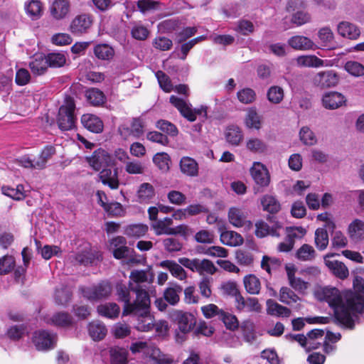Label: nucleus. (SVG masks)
<instances>
[{"mask_svg": "<svg viewBox=\"0 0 364 364\" xmlns=\"http://www.w3.org/2000/svg\"><path fill=\"white\" fill-rule=\"evenodd\" d=\"M115 291L118 301L124 303L123 316L130 314L141 315L147 311L150 296L141 285L132 287V282H129L127 287L122 282H118L115 285Z\"/></svg>", "mask_w": 364, "mask_h": 364, "instance_id": "f257e3e1", "label": "nucleus"}, {"mask_svg": "<svg viewBox=\"0 0 364 364\" xmlns=\"http://www.w3.org/2000/svg\"><path fill=\"white\" fill-rule=\"evenodd\" d=\"M319 299L326 301L334 310L336 321L341 324L353 328V313L348 307L346 299L341 296L339 290L335 287H324L319 293Z\"/></svg>", "mask_w": 364, "mask_h": 364, "instance_id": "f03ea898", "label": "nucleus"}, {"mask_svg": "<svg viewBox=\"0 0 364 364\" xmlns=\"http://www.w3.org/2000/svg\"><path fill=\"white\" fill-rule=\"evenodd\" d=\"M169 318L176 326L175 336L177 342L182 343L186 335L190 333L196 325V318L189 312L181 310H174L169 314Z\"/></svg>", "mask_w": 364, "mask_h": 364, "instance_id": "7ed1b4c3", "label": "nucleus"}, {"mask_svg": "<svg viewBox=\"0 0 364 364\" xmlns=\"http://www.w3.org/2000/svg\"><path fill=\"white\" fill-rule=\"evenodd\" d=\"M345 297L353 315L355 313L364 312V282L362 277H356L355 278L353 291H347Z\"/></svg>", "mask_w": 364, "mask_h": 364, "instance_id": "20e7f679", "label": "nucleus"}, {"mask_svg": "<svg viewBox=\"0 0 364 364\" xmlns=\"http://www.w3.org/2000/svg\"><path fill=\"white\" fill-rule=\"evenodd\" d=\"M75 108V102L71 98L68 99L65 104L60 107L57 123L62 131L70 130L75 127L76 119L74 114Z\"/></svg>", "mask_w": 364, "mask_h": 364, "instance_id": "39448f33", "label": "nucleus"}, {"mask_svg": "<svg viewBox=\"0 0 364 364\" xmlns=\"http://www.w3.org/2000/svg\"><path fill=\"white\" fill-rule=\"evenodd\" d=\"M178 262L186 268L192 272H197L200 275L204 273L213 274L217 269L213 262L207 259L194 258L191 259L187 257H181L178 259Z\"/></svg>", "mask_w": 364, "mask_h": 364, "instance_id": "423d86ee", "label": "nucleus"}, {"mask_svg": "<svg viewBox=\"0 0 364 364\" xmlns=\"http://www.w3.org/2000/svg\"><path fill=\"white\" fill-rule=\"evenodd\" d=\"M170 102L180 112L181 114L190 122H194L196 119V115H200L204 113L207 116V107L201 106L200 109L193 110L191 105L188 104L183 99L175 95L170 97Z\"/></svg>", "mask_w": 364, "mask_h": 364, "instance_id": "0eeeda50", "label": "nucleus"}, {"mask_svg": "<svg viewBox=\"0 0 364 364\" xmlns=\"http://www.w3.org/2000/svg\"><path fill=\"white\" fill-rule=\"evenodd\" d=\"M83 296L90 301H97L108 298L112 291L110 282L103 280L98 284L82 289Z\"/></svg>", "mask_w": 364, "mask_h": 364, "instance_id": "6e6552de", "label": "nucleus"}, {"mask_svg": "<svg viewBox=\"0 0 364 364\" xmlns=\"http://www.w3.org/2000/svg\"><path fill=\"white\" fill-rule=\"evenodd\" d=\"M251 176L256 184L254 190L256 192H262L264 188L270 183V175L267 168L259 162H255L250 168Z\"/></svg>", "mask_w": 364, "mask_h": 364, "instance_id": "1a4fd4ad", "label": "nucleus"}, {"mask_svg": "<svg viewBox=\"0 0 364 364\" xmlns=\"http://www.w3.org/2000/svg\"><path fill=\"white\" fill-rule=\"evenodd\" d=\"M32 341L38 350H48L55 346L57 335L47 331H37L33 333Z\"/></svg>", "mask_w": 364, "mask_h": 364, "instance_id": "9d476101", "label": "nucleus"}, {"mask_svg": "<svg viewBox=\"0 0 364 364\" xmlns=\"http://www.w3.org/2000/svg\"><path fill=\"white\" fill-rule=\"evenodd\" d=\"M92 16L88 14H81L76 16L71 21L69 30L74 35L85 33L92 26Z\"/></svg>", "mask_w": 364, "mask_h": 364, "instance_id": "9b49d317", "label": "nucleus"}, {"mask_svg": "<svg viewBox=\"0 0 364 364\" xmlns=\"http://www.w3.org/2000/svg\"><path fill=\"white\" fill-rule=\"evenodd\" d=\"M338 76L333 70L320 72L314 78L315 85L321 88L334 87L338 84Z\"/></svg>", "mask_w": 364, "mask_h": 364, "instance_id": "f8f14e48", "label": "nucleus"}, {"mask_svg": "<svg viewBox=\"0 0 364 364\" xmlns=\"http://www.w3.org/2000/svg\"><path fill=\"white\" fill-rule=\"evenodd\" d=\"M87 161L93 169L99 171L103 166H108L111 163V156L105 150L99 149L87 158Z\"/></svg>", "mask_w": 364, "mask_h": 364, "instance_id": "ddd939ff", "label": "nucleus"}, {"mask_svg": "<svg viewBox=\"0 0 364 364\" xmlns=\"http://www.w3.org/2000/svg\"><path fill=\"white\" fill-rule=\"evenodd\" d=\"M235 302L236 309L240 311L259 312L262 309L258 299L255 297L245 299L242 295H237Z\"/></svg>", "mask_w": 364, "mask_h": 364, "instance_id": "4468645a", "label": "nucleus"}, {"mask_svg": "<svg viewBox=\"0 0 364 364\" xmlns=\"http://www.w3.org/2000/svg\"><path fill=\"white\" fill-rule=\"evenodd\" d=\"M346 99L341 93L329 92L322 97V104L326 109H336L345 105Z\"/></svg>", "mask_w": 364, "mask_h": 364, "instance_id": "2eb2a0df", "label": "nucleus"}, {"mask_svg": "<svg viewBox=\"0 0 364 364\" xmlns=\"http://www.w3.org/2000/svg\"><path fill=\"white\" fill-rule=\"evenodd\" d=\"M118 130L119 134L124 137L132 135L138 138L144 133L143 122L140 118H134L131 124V128L123 124L119 127Z\"/></svg>", "mask_w": 364, "mask_h": 364, "instance_id": "dca6fc26", "label": "nucleus"}, {"mask_svg": "<svg viewBox=\"0 0 364 364\" xmlns=\"http://www.w3.org/2000/svg\"><path fill=\"white\" fill-rule=\"evenodd\" d=\"M99 177L102 183L108 186L111 189L119 188V182L117 168H105L100 172Z\"/></svg>", "mask_w": 364, "mask_h": 364, "instance_id": "f3484780", "label": "nucleus"}, {"mask_svg": "<svg viewBox=\"0 0 364 364\" xmlns=\"http://www.w3.org/2000/svg\"><path fill=\"white\" fill-rule=\"evenodd\" d=\"M255 235L258 237L262 238L268 235L274 237H279L280 234L278 230L282 228V225L278 222H276L272 227H269L267 223L260 220L255 223Z\"/></svg>", "mask_w": 364, "mask_h": 364, "instance_id": "a211bd4d", "label": "nucleus"}, {"mask_svg": "<svg viewBox=\"0 0 364 364\" xmlns=\"http://www.w3.org/2000/svg\"><path fill=\"white\" fill-rule=\"evenodd\" d=\"M150 304L151 300L149 299V304L147 306V311L144 314H130L134 316L137 317V323L136 328L139 331H149L154 328V318L150 315Z\"/></svg>", "mask_w": 364, "mask_h": 364, "instance_id": "6ab92c4d", "label": "nucleus"}, {"mask_svg": "<svg viewBox=\"0 0 364 364\" xmlns=\"http://www.w3.org/2000/svg\"><path fill=\"white\" fill-rule=\"evenodd\" d=\"M348 234L354 242L364 240V222L360 219L353 220L348 227Z\"/></svg>", "mask_w": 364, "mask_h": 364, "instance_id": "aec40b11", "label": "nucleus"}, {"mask_svg": "<svg viewBox=\"0 0 364 364\" xmlns=\"http://www.w3.org/2000/svg\"><path fill=\"white\" fill-rule=\"evenodd\" d=\"M81 122L85 128L94 133H100L103 130V122L96 115L92 114H83Z\"/></svg>", "mask_w": 364, "mask_h": 364, "instance_id": "412c9836", "label": "nucleus"}, {"mask_svg": "<svg viewBox=\"0 0 364 364\" xmlns=\"http://www.w3.org/2000/svg\"><path fill=\"white\" fill-rule=\"evenodd\" d=\"M70 9L69 0H55L50 7V13L55 19L60 20L68 14Z\"/></svg>", "mask_w": 364, "mask_h": 364, "instance_id": "4be33fe9", "label": "nucleus"}, {"mask_svg": "<svg viewBox=\"0 0 364 364\" xmlns=\"http://www.w3.org/2000/svg\"><path fill=\"white\" fill-rule=\"evenodd\" d=\"M334 256V254H328L324 257L326 266L333 272V273L340 279L348 277L349 272L346 266L341 262L337 260H329L328 257Z\"/></svg>", "mask_w": 364, "mask_h": 364, "instance_id": "5701e85b", "label": "nucleus"}, {"mask_svg": "<svg viewBox=\"0 0 364 364\" xmlns=\"http://www.w3.org/2000/svg\"><path fill=\"white\" fill-rule=\"evenodd\" d=\"M338 33L350 40H356L360 35V29L357 26L348 21H342L338 25Z\"/></svg>", "mask_w": 364, "mask_h": 364, "instance_id": "b1692460", "label": "nucleus"}, {"mask_svg": "<svg viewBox=\"0 0 364 364\" xmlns=\"http://www.w3.org/2000/svg\"><path fill=\"white\" fill-rule=\"evenodd\" d=\"M87 330L90 336L95 341L102 340L107 333V327L100 321L90 322L87 325Z\"/></svg>", "mask_w": 364, "mask_h": 364, "instance_id": "393cba45", "label": "nucleus"}, {"mask_svg": "<svg viewBox=\"0 0 364 364\" xmlns=\"http://www.w3.org/2000/svg\"><path fill=\"white\" fill-rule=\"evenodd\" d=\"M289 285L296 291H304L307 289L309 283L295 277V268L287 265L285 267Z\"/></svg>", "mask_w": 364, "mask_h": 364, "instance_id": "a878e982", "label": "nucleus"}, {"mask_svg": "<svg viewBox=\"0 0 364 364\" xmlns=\"http://www.w3.org/2000/svg\"><path fill=\"white\" fill-rule=\"evenodd\" d=\"M267 313L269 315L274 316L289 317L291 315V310L284 306L272 299L267 301Z\"/></svg>", "mask_w": 364, "mask_h": 364, "instance_id": "bb28decb", "label": "nucleus"}, {"mask_svg": "<svg viewBox=\"0 0 364 364\" xmlns=\"http://www.w3.org/2000/svg\"><path fill=\"white\" fill-rule=\"evenodd\" d=\"M220 241L225 245L236 247L242 245L244 240L242 235L237 232L226 230L220 234Z\"/></svg>", "mask_w": 364, "mask_h": 364, "instance_id": "cd10ccee", "label": "nucleus"}, {"mask_svg": "<svg viewBox=\"0 0 364 364\" xmlns=\"http://www.w3.org/2000/svg\"><path fill=\"white\" fill-rule=\"evenodd\" d=\"M159 266L169 270L171 274L180 280L187 277V274L183 268L173 260H164L160 262Z\"/></svg>", "mask_w": 364, "mask_h": 364, "instance_id": "c85d7f7f", "label": "nucleus"}, {"mask_svg": "<svg viewBox=\"0 0 364 364\" xmlns=\"http://www.w3.org/2000/svg\"><path fill=\"white\" fill-rule=\"evenodd\" d=\"M137 200L140 203H147L155 196L154 186L149 183H141L136 193Z\"/></svg>", "mask_w": 364, "mask_h": 364, "instance_id": "c756f323", "label": "nucleus"}, {"mask_svg": "<svg viewBox=\"0 0 364 364\" xmlns=\"http://www.w3.org/2000/svg\"><path fill=\"white\" fill-rule=\"evenodd\" d=\"M288 44L295 50H309L313 48L314 44L313 41L307 37L303 36H295L288 40Z\"/></svg>", "mask_w": 364, "mask_h": 364, "instance_id": "7c9ffc66", "label": "nucleus"}, {"mask_svg": "<svg viewBox=\"0 0 364 364\" xmlns=\"http://www.w3.org/2000/svg\"><path fill=\"white\" fill-rule=\"evenodd\" d=\"M180 168L182 173L189 176H196L198 174V165L193 159L184 156L181 159Z\"/></svg>", "mask_w": 364, "mask_h": 364, "instance_id": "2f4dec72", "label": "nucleus"}, {"mask_svg": "<svg viewBox=\"0 0 364 364\" xmlns=\"http://www.w3.org/2000/svg\"><path fill=\"white\" fill-rule=\"evenodd\" d=\"M93 52L95 57L102 60H110L114 55V48L107 43L95 46Z\"/></svg>", "mask_w": 364, "mask_h": 364, "instance_id": "473e14b6", "label": "nucleus"}, {"mask_svg": "<svg viewBox=\"0 0 364 364\" xmlns=\"http://www.w3.org/2000/svg\"><path fill=\"white\" fill-rule=\"evenodd\" d=\"M245 124L249 129L259 130L262 127V118L255 108L248 109L245 117Z\"/></svg>", "mask_w": 364, "mask_h": 364, "instance_id": "72a5a7b5", "label": "nucleus"}, {"mask_svg": "<svg viewBox=\"0 0 364 364\" xmlns=\"http://www.w3.org/2000/svg\"><path fill=\"white\" fill-rule=\"evenodd\" d=\"M183 291V288L178 284H174L172 287L166 288L164 291V299L171 305H176L180 300V294Z\"/></svg>", "mask_w": 364, "mask_h": 364, "instance_id": "f704fd0d", "label": "nucleus"}, {"mask_svg": "<svg viewBox=\"0 0 364 364\" xmlns=\"http://www.w3.org/2000/svg\"><path fill=\"white\" fill-rule=\"evenodd\" d=\"M225 136L227 141L233 146H238L243 139L242 130L235 125L229 126L227 128Z\"/></svg>", "mask_w": 364, "mask_h": 364, "instance_id": "c9c22d12", "label": "nucleus"}, {"mask_svg": "<svg viewBox=\"0 0 364 364\" xmlns=\"http://www.w3.org/2000/svg\"><path fill=\"white\" fill-rule=\"evenodd\" d=\"M29 67L33 74L41 75L46 73L48 67L46 56L36 55L34 59L30 62Z\"/></svg>", "mask_w": 364, "mask_h": 364, "instance_id": "e433bc0d", "label": "nucleus"}, {"mask_svg": "<svg viewBox=\"0 0 364 364\" xmlns=\"http://www.w3.org/2000/svg\"><path fill=\"white\" fill-rule=\"evenodd\" d=\"M111 364H127L128 352L126 349L118 346L110 348Z\"/></svg>", "mask_w": 364, "mask_h": 364, "instance_id": "4c0bfd02", "label": "nucleus"}, {"mask_svg": "<svg viewBox=\"0 0 364 364\" xmlns=\"http://www.w3.org/2000/svg\"><path fill=\"white\" fill-rule=\"evenodd\" d=\"M120 311L119 306L115 303H107L97 307V312L102 316L114 318L118 316Z\"/></svg>", "mask_w": 364, "mask_h": 364, "instance_id": "58836bf2", "label": "nucleus"}, {"mask_svg": "<svg viewBox=\"0 0 364 364\" xmlns=\"http://www.w3.org/2000/svg\"><path fill=\"white\" fill-rule=\"evenodd\" d=\"M243 283L246 291L250 294H258L261 289L259 279L254 274H249L244 277Z\"/></svg>", "mask_w": 364, "mask_h": 364, "instance_id": "ea45409f", "label": "nucleus"}, {"mask_svg": "<svg viewBox=\"0 0 364 364\" xmlns=\"http://www.w3.org/2000/svg\"><path fill=\"white\" fill-rule=\"evenodd\" d=\"M296 60L297 65L301 67L318 68L323 65V60L316 55H300Z\"/></svg>", "mask_w": 364, "mask_h": 364, "instance_id": "a19ab883", "label": "nucleus"}, {"mask_svg": "<svg viewBox=\"0 0 364 364\" xmlns=\"http://www.w3.org/2000/svg\"><path fill=\"white\" fill-rule=\"evenodd\" d=\"M72 292L65 286L57 288L55 291L54 299L58 305L65 306L71 300Z\"/></svg>", "mask_w": 364, "mask_h": 364, "instance_id": "79ce46f5", "label": "nucleus"}, {"mask_svg": "<svg viewBox=\"0 0 364 364\" xmlns=\"http://www.w3.org/2000/svg\"><path fill=\"white\" fill-rule=\"evenodd\" d=\"M51 322L57 326L68 327L73 323V318L68 312L60 311L52 316Z\"/></svg>", "mask_w": 364, "mask_h": 364, "instance_id": "37998d69", "label": "nucleus"}, {"mask_svg": "<svg viewBox=\"0 0 364 364\" xmlns=\"http://www.w3.org/2000/svg\"><path fill=\"white\" fill-rule=\"evenodd\" d=\"M316 252L314 247L308 244H304L296 251V257L301 261H311L316 257Z\"/></svg>", "mask_w": 364, "mask_h": 364, "instance_id": "c03bdc74", "label": "nucleus"}, {"mask_svg": "<svg viewBox=\"0 0 364 364\" xmlns=\"http://www.w3.org/2000/svg\"><path fill=\"white\" fill-rule=\"evenodd\" d=\"M85 96L87 101L95 106L102 105L105 102V96L101 90L97 88H90L86 91Z\"/></svg>", "mask_w": 364, "mask_h": 364, "instance_id": "a18cd8bd", "label": "nucleus"}, {"mask_svg": "<svg viewBox=\"0 0 364 364\" xmlns=\"http://www.w3.org/2000/svg\"><path fill=\"white\" fill-rule=\"evenodd\" d=\"M230 223L237 228L242 227L245 221V215L242 210L237 208H231L228 211Z\"/></svg>", "mask_w": 364, "mask_h": 364, "instance_id": "49530a36", "label": "nucleus"}, {"mask_svg": "<svg viewBox=\"0 0 364 364\" xmlns=\"http://www.w3.org/2000/svg\"><path fill=\"white\" fill-rule=\"evenodd\" d=\"M261 203L263 209L270 213H277L281 208L279 201L272 196H264L262 198Z\"/></svg>", "mask_w": 364, "mask_h": 364, "instance_id": "de8ad7c7", "label": "nucleus"}, {"mask_svg": "<svg viewBox=\"0 0 364 364\" xmlns=\"http://www.w3.org/2000/svg\"><path fill=\"white\" fill-rule=\"evenodd\" d=\"M328 232L324 228H318L315 231V245L319 250H324L328 245Z\"/></svg>", "mask_w": 364, "mask_h": 364, "instance_id": "09e8293b", "label": "nucleus"}, {"mask_svg": "<svg viewBox=\"0 0 364 364\" xmlns=\"http://www.w3.org/2000/svg\"><path fill=\"white\" fill-rule=\"evenodd\" d=\"M299 297L289 287H282L279 291V301L286 304L296 303Z\"/></svg>", "mask_w": 364, "mask_h": 364, "instance_id": "8fccbe9b", "label": "nucleus"}, {"mask_svg": "<svg viewBox=\"0 0 364 364\" xmlns=\"http://www.w3.org/2000/svg\"><path fill=\"white\" fill-rule=\"evenodd\" d=\"M267 95L269 102L273 104H279L284 98V90L281 87L272 86L269 88Z\"/></svg>", "mask_w": 364, "mask_h": 364, "instance_id": "3c124183", "label": "nucleus"}, {"mask_svg": "<svg viewBox=\"0 0 364 364\" xmlns=\"http://www.w3.org/2000/svg\"><path fill=\"white\" fill-rule=\"evenodd\" d=\"M247 149L254 153H263L267 150L266 144L258 138H251L247 141Z\"/></svg>", "mask_w": 364, "mask_h": 364, "instance_id": "603ef678", "label": "nucleus"}, {"mask_svg": "<svg viewBox=\"0 0 364 364\" xmlns=\"http://www.w3.org/2000/svg\"><path fill=\"white\" fill-rule=\"evenodd\" d=\"M153 161L162 171L166 172L169 170L170 158L166 153H157L154 155Z\"/></svg>", "mask_w": 364, "mask_h": 364, "instance_id": "864d4df0", "label": "nucleus"}, {"mask_svg": "<svg viewBox=\"0 0 364 364\" xmlns=\"http://www.w3.org/2000/svg\"><path fill=\"white\" fill-rule=\"evenodd\" d=\"M324 335V331L321 329H314L310 331L307 335L308 352L318 348L319 343H316L315 340L321 338Z\"/></svg>", "mask_w": 364, "mask_h": 364, "instance_id": "5fc2aeb1", "label": "nucleus"}, {"mask_svg": "<svg viewBox=\"0 0 364 364\" xmlns=\"http://www.w3.org/2000/svg\"><path fill=\"white\" fill-rule=\"evenodd\" d=\"M235 31L243 36H248L255 31L253 23L247 19H240L237 21Z\"/></svg>", "mask_w": 364, "mask_h": 364, "instance_id": "6e6d98bb", "label": "nucleus"}, {"mask_svg": "<svg viewBox=\"0 0 364 364\" xmlns=\"http://www.w3.org/2000/svg\"><path fill=\"white\" fill-rule=\"evenodd\" d=\"M46 58L48 62V65L55 68L62 67L66 61L65 55L60 53H49L46 56Z\"/></svg>", "mask_w": 364, "mask_h": 364, "instance_id": "4d7b16f0", "label": "nucleus"}, {"mask_svg": "<svg viewBox=\"0 0 364 364\" xmlns=\"http://www.w3.org/2000/svg\"><path fill=\"white\" fill-rule=\"evenodd\" d=\"M15 259L11 255H5L0 258V274H6L15 267Z\"/></svg>", "mask_w": 364, "mask_h": 364, "instance_id": "13d9d810", "label": "nucleus"}, {"mask_svg": "<svg viewBox=\"0 0 364 364\" xmlns=\"http://www.w3.org/2000/svg\"><path fill=\"white\" fill-rule=\"evenodd\" d=\"M23 186L18 185L16 188L10 186H3L1 188L2 193L15 200H21L24 195L23 193Z\"/></svg>", "mask_w": 364, "mask_h": 364, "instance_id": "bf43d9fd", "label": "nucleus"}, {"mask_svg": "<svg viewBox=\"0 0 364 364\" xmlns=\"http://www.w3.org/2000/svg\"><path fill=\"white\" fill-rule=\"evenodd\" d=\"M345 70L351 75L360 77L364 75V66L357 61H348L345 64Z\"/></svg>", "mask_w": 364, "mask_h": 364, "instance_id": "052dcab7", "label": "nucleus"}, {"mask_svg": "<svg viewBox=\"0 0 364 364\" xmlns=\"http://www.w3.org/2000/svg\"><path fill=\"white\" fill-rule=\"evenodd\" d=\"M220 320L224 323L227 328L231 331L237 329L239 326L237 317L225 311L220 313Z\"/></svg>", "mask_w": 364, "mask_h": 364, "instance_id": "680f3d73", "label": "nucleus"}, {"mask_svg": "<svg viewBox=\"0 0 364 364\" xmlns=\"http://www.w3.org/2000/svg\"><path fill=\"white\" fill-rule=\"evenodd\" d=\"M156 77L158 80L161 88L166 92H170L173 90L170 77L163 71L159 70L156 73Z\"/></svg>", "mask_w": 364, "mask_h": 364, "instance_id": "e2e57ef3", "label": "nucleus"}, {"mask_svg": "<svg viewBox=\"0 0 364 364\" xmlns=\"http://www.w3.org/2000/svg\"><path fill=\"white\" fill-rule=\"evenodd\" d=\"M150 357L157 364H175L171 358L161 353L160 349L156 347L151 349Z\"/></svg>", "mask_w": 364, "mask_h": 364, "instance_id": "0e129e2a", "label": "nucleus"}, {"mask_svg": "<svg viewBox=\"0 0 364 364\" xmlns=\"http://www.w3.org/2000/svg\"><path fill=\"white\" fill-rule=\"evenodd\" d=\"M152 45L156 50L166 51L172 48L173 42L165 36H157L154 39Z\"/></svg>", "mask_w": 364, "mask_h": 364, "instance_id": "69168bd1", "label": "nucleus"}, {"mask_svg": "<svg viewBox=\"0 0 364 364\" xmlns=\"http://www.w3.org/2000/svg\"><path fill=\"white\" fill-rule=\"evenodd\" d=\"M301 141L306 145L312 146L317 141L314 132L307 127H304L299 132Z\"/></svg>", "mask_w": 364, "mask_h": 364, "instance_id": "338daca9", "label": "nucleus"}, {"mask_svg": "<svg viewBox=\"0 0 364 364\" xmlns=\"http://www.w3.org/2000/svg\"><path fill=\"white\" fill-rule=\"evenodd\" d=\"M27 13L33 17H39L43 12L42 3L38 0H31L25 5Z\"/></svg>", "mask_w": 364, "mask_h": 364, "instance_id": "774afa93", "label": "nucleus"}]
</instances>
